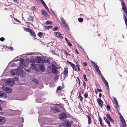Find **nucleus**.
Returning a JSON list of instances; mask_svg holds the SVG:
<instances>
[{
  "label": "nucleus",
  "mask_w": 127,
  "mask_h": 127,
  "mask_svg": "<svg viewBox=\"0 0 127 127\" xmlns=\"http://www.w3.org/2000/svg\"><path fill=\"white\" fill-rule=\"evenodd\" d=\"M113 100L115 101V104L116 106H118V104L117 102V101L116 99L114 97H113Z\"/></svg>",
  "instance_id": "obj_22"
},
{
  "label": "nucleus",
  "mask_w": 127,
  "mask_h": 127,
  "mask_svg": "<svg viewBox=\"0 0 127 127\" xmlns=\"http://www.w3.org/2000/svg\"><path fill=\"white\" fill-rule=\"evenodd\" d=\"M67 43H68L69 46H72V44L70 43L69 41Z\"/></svg>",
  "instance_id": "obj_54"
},
{
  "label": "nucleus",
  "mask_w": 127,
  "mask_h": 127,
  "mask_svg": "<svg viewBox=\"0 0 127 127\" xmlns=\"http://www.w3.org/2000/svg\"><path fill=\"white\" fill-rule=\"evenodd\" d=\"M58 29V28L57 27H56L55 28H54L53 29V31H55L57 30Z\"/></svg>",
  "instance_id": "obj_48"
},
{
  "label": "nucleus",
  "mask_w": 127,
  "mask_h": 127,
  "mask_svg": "<svg viewBox=\"0 0 127 127\" xmlns=\"http://www.w3.org/2000/svg\"><path fill=\"white\" fill-rule=\"evenodd\" d=\"M24 60L23 59L21 58L20 59V65L21 67L25 69L26 71L29 72H30V69H26V68L28 66L29 64V60H26L23 63Z\"/></svg>",
  "instance_id": "obj_1"
},
{
  "label": "nucleus",
  "mask_w": 127,
  "mask_h": 127,
  "mask_svg": "<svg viewBox=\"0 0 127 127\" xmlns=\"http://www.w3.org/2000/svg\"><path fill=\"white\" fill-rule=\"evenodd\" d=\"M38 35L40 37H42V33L40 32L38 33Z\"/></svg>",
  "instance_id": "obj_39"
},
{
  "label": "nucleus",
  "mask_w": 127,
  "mask_h": 127,
  "mask_svg": "<svg viewBox=\"0 0 127 127\" xmlns=\"http://www.w3.org/2000/svg\"><path fill=\"white\" fill-rule=\"evenodd\" d=\"M103 82H104V83L105 85L107 86L108 87L109 86L108 85V83L107 82V81L106 80H105L104 81H103Z\"/></svg>",
  "instance_id": "obj_27"
},
{
  "label": "nucleus",
  "mask_w": 127,
  "mask_h": 127,
  "mask_svg": "<svg viewBox=\"0 0 127 127\" xmlns=\"http://www.w3.org/2000/svg\"><path fill=\"white\" fill-rule=\"evenodd\" d=\"M68 73L67 68H66L64 71V77H66L67 76V74Z\"/></svg>",
  "instance_id": "obj_17"
},
{
  "label": "nucleus",
  "mask_w": 127,
  "mask_h": 127,
  "mask_svg": "<svg viewBox=\"0 0 127 127\" xmlns=\"http://www.w3.org/2000/svg\"><path fill=\"white\" fill-rule=\"evenodd\" d=\"M28 55H33L34 54L33 53H29L28 54Z\"/></svg>",
  "instance_id": "obj_56"
},
{
  "label": "nucleus",
  "mask_w": 127,
  "mask_h": 127,
  "mask_svg": "<svg viewBox=\"0 0 127 127\" xmlns=\"http://www.w3.org/2000/svg\"><path fill=\"white\" fill-rule=\"evenodd\" d=\"M72 67L74 70H75V71H76V68L75 66L74 65L73 66H72Z\"/></svg>",
  "instance_id": "obj_50"
},
{
  "label": "nucleus",
  "mask_w": 127,
  "mask_h": 127,
  "mask_svg": "<svg viewBox=\"0 0 127 127\" xmlns=\"http://www.w3.org/2000/svg\"><path fill=\"white\" fill-rule=\"evenodd\" d=\"M31 67L33 69H34L36 68L35 65L34 64V63H32L31 64Z\"/></svg>",
  "instance_id": "obj_19"
},
{
  "label": "nucleus",
  "mask_w": 127,
  "mask_h": 127,
  "mask_svg": "<svg viewBox=\"0 0 127 127\" xmlns=\"http://www.w3.org/2000/svg\"><path fill=\"white\" fill-rule=\"evenodd\" d=\"M103 82H104V83L105 85L107 86L108 87L109 86L108 85V83L107 82V81L106 80H105L104 81H103Z\"/></svg>",
  "instance_id": "obj_28"
},
{
  "label": "nucleus",
  "mask_w": 127,
  "mask_h": 127,
  "mask_svg": "<svg viewBox=\"0 0 127 127\" xmlns=\"http://www.w3.org/2000/svg\"><path fill=\"white\" fill-rule=\"evenodd\" d=\"M5 39L4 37H2L0 38V40L1 41H4Z\"/></svg>",
  "instance_id": "obj_44"
},
{
  "label": "nucleus",
  "mask_w": 127,
  "mask_h": 127,
  "mask_svg": "<svg viewBox=\"0 0 127 127\" xmlns=\"http://www.w3.org/2000/svg\"><path fill=\"white\" fill-rule=\"evenodd\" d=\"M80 100L81 101H82V100L83 99V97L81 96H80Z\"/></svg>",
  "instance_id": "obj_62"
},
{
  "label": "nucleus",
  "mask_w": 127,
  "mask_h": 127,
  "mask_svg": "<svg viewBox=\"0 0 127 127\" xmlns=\"http://www.w3.org/2000/svg\"><path fill=\"white\" fill-rule=\"evenodd\" d=\"M14 20L16 21L17 22H18L19 23H20V22L19 20H17V19H14Z\"/></svg>",
  "instance_id": "obj_63"
},
{
  "label": "nucleus",
  "mask_w": 127,
  "mask_h": 127,
  "mask_svg": "<svg viewBox=\"0 0 127 127\" xmlns=\"http://www.w3.org/2000/svg\"><path fill=\"white\" fill-rule=\"evenodd\" d=\"M86 84L85 82H84L83 83V86L84 88H85L86 87Z\"/></svg>",
  "instance_id": "obj_64"
},
{
  "label": "nucleus",
  "mask_w": 127,
  "mask_h": 127,
  "mask_svg": "<svg viewBox=\"0 0 127 127\" xmlns=\"http://www.w3.org/2000/svg\"><path fill=\"white\" fill-rule=\"evenodd\" d=\"M32 81L36 83H38V81L35 79H33L32 80Z\"/></svg>",
  "instance_id": "obj_40"
},
{
  "label": "nucleus",
  "mask_w": 127,
  "mask_h": 127,
  "mask_svg": "<svg viewBox=\"0 0 127 127\" xmlns=\"http://www.w3.org/2000/svg\"><path fill=\"white\" fill-rule=\"evenodd\" d=\"M6 120L5 117L0 116V125H2L5 124Z\"/></svg>",
  "instance_id": "obj_7"
},
{
  "label": "nucleus",
  "mask_w": 127,
  "mask_h": 127,
  "mask_svg": "<svg viewBox=\"0 0 127 127\" xmlns=\"http://www.w3.org/2000/svg\"><path fill=\"white\" fill-rule=\"evenodd\" d=\"M64 123H60L59 125V127H64Z\"/></svg>",
  "instance_id": "obj_32"
},
{
  "label": "nucleus",
  "mask_w": 127,
  "mask_h": 127,
  "mask_svg": "<svg viewBox=\"0 0 127 127\" xmlns=\"http://www.w3.org/2000/svg\"><path fill=\"white\" fill-rule=\"evenodd\" d=\"M39 69L42 72L44 71L45 67L43 65H41L39 67Z\"/></svg>",
  "instance_id": "obj_18"
},
{
  "label": "nucleus",
  "mask_w": 127,
  "mask_h": 127,
  "mask_svg": "<svg viewBox=\"0 0 127 127\" xmlns=\"http://www.w3.org/2000/svg\"><path fill=\"white\" fill-rule=\"evenodd\" d=\"M24 30L26 32H29L30 33L32 36H36V35L34 32L31 29L28 28H24Z\"/></svg>",
  "instance_id": "obj_5"
},
{
  "label": "nucleus",
  "mask_w": 127,
  "mask_h": 127,
  "mask_svg": "<svg viewBox=\"0 0 127 127\" xmlns=\"http://www.w3.org/2000/svg\"><path fill=\"white\" fill-rule=\"evenodd\" d=\"M107 108L108 110H109L110 109V107L109 105H108L107 107Z\"/></svg>",
  "instance_id": "obj_61"
},
{
  "label": "nucleus",
  "mask_w": 127,
  "mask_h": 127,
  "mask_svg": "<svg viewBox=\"0 0 127 127\" xmlns=\"http://www.w3.org/2000/svg\"><path fill=\"white\" fill-rule=\"evenodd\" d=\"M11 75L12 76L18 75L22 77L24 76L22 70L19 67L17 69H14L11 72Z\"/></svg>",
  "instance_id": "obj_2"
},
{
  "label": "nucleus",
  "mask_w": 127,
  "mask_h": 127,
  "mask_svg": "<svg viewBox=\"0 0 127 127\" xmlns=\"http://www.w3.org/2000/svg\"><path fill=\"white\" fill-rule=\"evenodd\" d=\"M78 21L80 22H82L83 21V19L82 18H80L78 19Z\"/></svg>",
  "instance_id": "obj_33"
},
{
  "label": "nucleus",
  "mask_w": 127,
  "mask_h": 127,
  "mask_svg": "<svg viewBox=\"0 0 127 127\" xmlns=\"http://www.w3.org/2000/svg\"><path fill=\"white\" fill-rule=\"evenodd\" d=\"M76 66L77 67V69L78 70V71H79L80 70V68H79V66L77 64L76 65Z\"/></svg>",
  "instance_id": "obj_55"
},
{
  "label": "nucleus",
  "mask_w": 127,
  "mask_h": 127,
  "mask_svg": "<svg viewBox=\"0 0 127 127\" xmlns=\"http://www.w3.org/2000/svg\"><path fill=\"white\" fill-rule=\"evenodd\" d=\"M101 78H102V79L103 81L105 80L103 76H102L101 75Z\"/></svg>",
  "instance_id": "obj_52"
},
{
  "label": "nucleus",
  "mask_w": 127,
  "mask_h": 127,
  "mask_svg": "<svg viewBox=\"0 0 127 127\" xmlns=\"http://www.w3.org/2000/svg\"><path fill=\"white\" fill-rule=\"evenodd\" d=\"M52 110L55 113L58 112L59 111V109L57 107L55 106L53 107Z\"/></svg>",
  "instance_id": "obj_16"
},
{
  "label": "nucleus",
  "mask_w": 127,
  "mask_h": 127,
  "mask_svg": "<svg viewBox=\"0 0 127 127\" xmlns=\"http://www.w3.org/2000/svg\"><path fill=\"white\" fill-rule=\"evenodd\" d=\"M52 70L56 69V68L54 65L52 64Z\"/></svg>",
  "instance_id": "obj_46"
},
{
  "label": "nucleus",
  "mask_w": 127,
  "mask_h": 127,
  "mask_svg": "<svg viewBox=\"0 0 127 127\" xmlns=\"http://www.w3.org/2000/svg\"><path fill=\"white\" fill-rule=\"evenodd\" d=\"M97 90L99 92H102V90L99 89L98 88Z\"/></svg>",
  "instance_id": "obj_58"
},
{
  "label": "nucleus",
  "mask_w": 127,
  "mask_h": 127,
  "mask_svg": "<svg viewBox=\"0 0 127 127\" xmlns=\"http://www.w3.org/2000/svg\"><path fill=\"white\" fill-rule=\"evenodd\" d=\"M31 9L33 11H34L35 9V8L34 7H33Z\"/></svg>",
  "instance_id": "obj_57"
},
{
  "label": "nucleus",
  "mask_w": 127,
  "mask_h": 127,
  "mask_svg": "<svg viewBox=\"0 0 127 127\" xmlns=\"http://www.w3.org/2000/svg\"><path fill=\"white\" fill-rule=\"evenodd\" d=\"M91 62L93 64V65L94 66V67L95 68L96 67V66H97V64H96L95 62H93L92 61H91Z\"/></svg>",
  "instance_id": "obj_31"
},
{
  "label": "nucleus",
  "mask_w": 127,
  "mask_h": 127,
  "mask_svg": "<svg viewBox=\"0 0 127 127\" xmlns=\"http://www.w3.org/2000/svg\"><path fill=\"white\" fill-rule=\"evenodd\" d=\"M103 82H104V83L105 85L107 86L108 87L109 86L108 85V83L107 82V81L106 80H105L104 81H103Z\"/></svg>",
  "instance_id": "obj_29"
},
{
  "label": "nucleus",
  "mask_w": 127,
  "mask_h": 127,
  "mask_svg": "<svg viewBox=\"0 0 127 127\" xmlns=\"http://www.w3.org/2000/svg\"><path fill=\"white\" fill-rule=\"evenodd\" d=\"M42 14L45 16H47V14L45 11L43 10L42 11Z\"/></svg>",
  "instance_id": "obj_24"
},
{
  "label": "nucleus",
  "mask_w": 127,
  "mask_h": 127,
  "mask_svg": "<svg viewBox=\"0 0 127 127\" xmlns=\"http://www.w3.org/2000/svg\"><path fill=\"white\" fill-rule=\"evenodd\" d=\"M122 5L123 10L125 13H126V15L127 16V9L126 8L125 4L123 2H122Z\"/></svg>",
  "instance_id": "obj_8"
},
{
  "label": "nucleus",
  "mask_w": 127,
  "mask_h": 127,
  "mask_svg": "<svg viewBox=\"0 0 127 127\" xmlns=\"http://www.w3.org/2000/svg\"><path fill=\"white\" fill-rule=\"evenodd\" d=\"M120 121L122 123V127H126V124L125 121L122 116L120 115Z\"/></svg>",
  "instance_id": "obj_4"
},
{
  "label": "nucleus",
  "mask_w": 127,
  "mask_h": 127,
  "mask_svg": "<svg viewBox=\"0 0 127 127\" xmlns=\"http://www.w3.org/2000/svg\"><path fill=\"white\" fill-rule=\"evenodd\" d=\"M87 117H88V123L89 124H90L91 122V118H90V117L89 115Z\"/></svg>",
  "instance_id": "obj_23"
},
{
  "label": "nucleus",
  "mask_w": 127,
  "mask_h": 127,
  "mask_svg": "<svg viewBox=\"0 0 127 127\" xmlns=\"http://www.w3.org/2000/svg\"><path fill=\"white\" fill-rule=\"evenodd\" d=\"M16 112H19V113L18 114H20V111L18 110H16L15 111Z\"/></svg>",
  "instance_id": "obj_59"
},
{
  "label": "nucleus",
  "mask_w": 127,
  "mask_h": 127,
  "mask_svg": "<svg viewBox=\"0 0 127 127\" xmlns=\"http://www.w3.org/2000/svg\"><path fill=\"white\" fill-rule=\"evenodd\" d=\"M66 117V115L64 113H62L59 116V118L61 120L65 118Z\"/></svg>",
  "instance_id": "obj_9"
},
{
  "label": "nucleus",
  "mask_w": 127,
  "mask_h": 127,
  "mask_svg": "<svg viewBox=\"0 0 127 127\" xmlns=\"http://www.w3.org/2000/svg\"><path fill=\"white\" fill-rule=\"evenodd\" d=\"M103 82H104V83L105 85L107 86L108 87L109 86L108 85V83L107 82V81L106 80H105L104 81H103Z\"/></svg>",
  "instance_id": "obj_26"
},
{
  "label": "nucleus",
  "mask_w": 127,
  "mask_h": 127,
  "mask_svg": "<svg viewBox=\"0 0 127 127\" xmlns=\"http://www.w3.org/2000/svg\"><path fill=\"white\" fill-rule=\"evenodd\" d=\"M7 48H8L9 49H10L11 50H12L13 49V48L12 47H11V46L8 47Z\"/></svg>",
  "instance_id": "obj_53"
},
{
  "label": "nucleus",
  "mask_w": 127,
  "mask_h": 127,
  "mask_svg": "<svg viewBox=\"0 0 127 127\" xmlns=\"http://www.w3.org/2000/svg\"><path fill=\"white\" fill-rule=\"evenodd\" d=\"M106 117L107 118H108L112 122L113 121L112 119L111 118L110 115L109 114H107L106 115Z\"/></svg>",
  "instance_id": "obj_21"
},
{
  "label": "nucleus",
  "mask_w": 127,
  "mask_h": 127,
  "mask_svg": "<svg viewBox=\"0 0 127 127\" xmlns=\"http://www.w3.org/2000/svg\"><path fill=\"white\" fill-rule=\"evenodd\" d=\"M45 29L48 30L50 28H52L53 26H44Z\"/></svg>",
  "instance_id": "obj_20"
},
{
  "label": "nucleus",
  "mask_w": 127,
  "mask_h": 127,
  "mask_svg": "<svg viewBox=\"0 0 127 127\" xmlns=\"http://www.w3.org/2000/svg\"><path fill=\"white\" fill-rule=\"evenodd\" d=\"M97 73L99 75H101V72L99 69H98L97 70H96Z\"/></svg>",
  "instance_id": "obj_38"
},
{
  "label": "nucleus",
  "mask_w": 127,
  "mask_h": 127,
  "mask_svg": "<svg viewBox=\"0 0 127 127\" xmlns=\"http://www.w3.org/2000/svg\"><path fill=\"white\" fill-rule=\"evenodd\" d=\"M105 121L108 124L109 127H110L111 126L110 122H109L107 120Z\"/></svg>",
  "instance_id": "obj_43"
},
{
  "label": "nucleus",
  "mask_w": 127,
  "mask_h": 127,
  "mask_svg": "<svg viewBox=\"0 0 127 127\" xmlns=\"http://www.w3.org/2000/svg\"><path fill=\"white\" fill-rule=\"evenodd\" d=\"M52 22H51L49 21H46L45 23V25H48L52 23Z\"/></svg>",
  "instance_id": "obj_36"
},
{
  "label": "nucleus",
  "mask_w": 127,
  "mask_h": 127,
  "mask_svg": "<svg viewBox=\"0 0 127 127\" xmlns=\"http://www.w3.org/2000/svg\"><path fill=\"white\" fill-rule=\"evenodd\" d=\"M42 60V59L41 58L37 57L36 58L35 61L36 63H40L41 62Z\"/></svg>",
  "instance_id": "obj_13"
},
{
  "label": "nucleus",
  "mask_w": 127,
  "mask_h": 127,
  "mask_svg": "<svg viewBox=\"0 0 127 127\" xmlns=\"http://www.w3.org/2000/svg\"><path fill=\"white\" fill-rule=\"evenodd\" d=\"M7 96V94L4 93L2 91L0 92V97H2L4 98H6Z\"/></svg>",
  "instance_id": "obj_12"
},
{
  "label": "nucleus",
  "mask_w": 127,
  "mask_h": 127,
  "mask_svg": "<svg viewBox=\"0 0 127 127\" xmlns=\"http://www.w3.org/2000/svg\"><path fill=\"white\" fill-rule=\"evenodd\" d=\"M42 3L43 5L45 6V8L47 10H49V9L46 6V4L44 2V1H43Z\"/></svg>",
  "instance_id": "obj_25"
},
{
  "label": "nucleus",
  "mask_w": 127,
  "mask_h": 127,
  "mask_svg": "<svg viewBox=\"0 0 127 127\" xmlns=\"http://www.w3.org/2000/svg\"><path fill=\"white\" fill-rule=\"evenodd\" d=\"M97 102L99 106L102 107L103 105V101L101 99L98 98L97 99Z\"/></svg>",
  "instance_id": "obj_14"
},
{
  "label": "nucleus",
  "mask_w": 127,
  "mask_h": 127,
  "mask_svg": "<svg viewBox=\"0 0 127 127\" xmlns=\"http://www.w3.org/2000/svg\"><path fill=\"white\" fill-rule=\"evenodd\" d=\"M95 69L96 70H97L98 69H99V67H98L97 66H96V67H95Z\"/></svg>",
  "instance_id": "obj_60"
},
{
  "label": "nucleus",
  "mask_w": 127,
  "mask_h": 127,
  "mask_svg": "<svg viewBox=\"0 0 127 127\" xmlns=\"http://www.w3.org/2000/svg\"><path fill=\"white\" fill-rule=\"evenodd\" d=\"M83 77L84 79L86 81H88L87 79L86 78V75L85 74H83Z\"/></svg>",
  "instance_id": "obj_35"
},
{
  "label": "nucleus",
  "mask_w": 127,
  "mask_h": 127,
  "mask_svg": "<svg viewBox=\"0 0 127 127\" xmlns=\"http://www.w3.org/2000/svg\"><path fill=\"white\" fill-rule=\"evenodd\" d=\"M54 34L56 35L57 37H59L61 39H62L63 38L62 34H61L59 32H55Z\"/></svg>",
  "instance_id": "obj_11"
},
{
  "label": "nucleus",
  "mask_w": 127,
  "mask_h": 127,
  "mask_svg": "<svg viewBox=\"0 0 127 127\" xmlns=\"http://www.w3.org/2000/svg\"><path fill=\"white\" fill-rule=\"evenodd\" d=\"M124 16L125 17V21L126 24H127V18L126 17V16L125 14H124Z\"/></svg>",
  "instance_id": "obj_37"
},
{
  "label": "nucleus",
  "mask_w": 127,
  "mask_h": 127,
  "mask_svg": "<svg viewBox=\"0 0 127 127\" xmlns=\"http://www.w3.org/2000/svg\"><path fill=\"white\" fill-rule=\"evenodd\" d=\"M88 95L87 93H86L84 95V96L85 98L87 97V96H88Z\"/></svg>",
  "instance_id": "obj_51"
},
{
  "label": "nucleus",
  "mask_w": 127,
  "mask_h": 127,
  "mask_svg": "<svg viewBox=\"0 0 127 127\" xmlns=\"http://www.w3.org/2000/svg\"><path fill=\"white\" fill-rule=\"evenodd\" d=\"M64 54L66 55L67 56H68V55H69V54L67 52L64 51Z\"/></svg>",
  "instance_id": "obj_47"
},
{
  "label": "nucleus",
  "mask_w": 127,
  "mask_h": 127,
  "mask_svg": "<svg viewBox=\"0 0 127 127\" xmlns=\"http://www.w3.org/2000/svg\"><path fill=\"white\" fill-rule=\"evenodd\" d=\"M53 72L54 74H56L57 72V70L56 69H52Z\"/></svg>",
  "instance_id": "obj_41"
},
{
  "label": "nucleus",
  "mask_w": 127,
  "mask_h": 127,
  "mask_svg": "<svg viewBox=\"0 0 127 127\" xmlns=\"http://www.w3.org/2000/svg\"><path fill=\"white\" fill-rule=\"evenodd\" d=\"M62 87H61L59 86L58 87V88H57V91H60V90H61V89H62Z\"/></svg>",
  "instance_id": "obj_42"
},
{
  "label": "nucleus",
  "mask_w": 127,
  "mask_h": 127,
  "mask_svg": "<svg viewBox=\"0 0 127 127\" xmlns=\"http://www.w3.org/2000/svg\"><path fill=\"white\" fill-rule=\"evenodd\" d=\"M18 79L17 77H15L13 80L11 79H6L5 80V82L6 84L9 86H12L14 83V80L17 81Z\"/></svg>",
  "instance_id": "obj_3"
},
{
  "label": "nucleus",
  "mask_w": 127,
  "mask_h": 127,
  "mask_svg": "<svg viewBox=\"0 0 127 127\" xmlns=\"http://www.w3.org/2000/svg\"><path fill=\"white\" fill-rule=\"evenodd\" d=\"M30 64H31V63H34V60H31V61H30Z\"/></svg>",
  "instance_id": "obj_49"
},
{
  "label": "nucleus",
  "mask_w": 127,
  "mask_h": 127,
  "mask_svg": "<svg viewBox=\"0 0 127 127\" xmlns=\"http://www.w3.org/2000/svg\"><path fill=\"white\" fill-rule=\"evenodd\" d=\"M61 20L62 24L64 25L65 27L67 28H68V27L67 26V25L66 24L65 21L64 20V18L63 17L61 18Z\"/></svg>",
  "instance_id": "obj_15"
},
{
  "label": "nucleus",
  "mask_w": 127,
  "mask_h": 127,
  "mask_svg": "<svg viewBox=\"0 0 127 127\" xmlns=\"http://www.w3.org/2000/svg\"><path fill=\"white\" fill-rule=\"evenodd\" d=\"M72 123V121L71 122H65L64 123V127H70L71 124Z\"/></svg>",
  "instance_id": "obj_10"
},
{
  "label": "nucleus",
  "mask_w": 127,
  "mask_h": 127,
  "mask_svg": "<svg viewBox=\"0 0 127 127\" xmlns=\"http://www.w3.org/2000/svg\"><path fill=\"white\" fill-rule=\"evenodd\" d=\"M28 19L29 21H32L33 20V18L32 17H28Z\"/></svg>",
  "instance_id": "obj_34"
},
{
  "label": "nucleus",
  "mask_w": 127,
  "mask_h": 127,
  "mask_svg": "<svg viewBox=\"0 0 127 127\" xmlns=\"http://www.w3.org/2000/svg\"><path fill=\"white\" fill-rule=\"evenodd\" d=\"M103 82H104V83L105 85L107 86L108 87L109 86L108 85V83L107 82V81L106 80H105L104 81H103Z\"/></svg>",
  "instance_id": "obj_30"
},
{
  "label": "nucleus",
  "mask_w": 127,
  "mask_h": 127,
  "mask_svg": "<svg viewBox=\"0 0 127 127\" xmlns=\"http://www.w3.org/2000/svg\"><path fill=\"white\" fill-rule=\"evenodd\" d=\"M68 63L70 64L71 66H72H72H73L74 65V64H73V63H72L70 62H68Z\"/></svg>",
  "instance_id": "obj_45"
},
{
  "label": "nucleus",
  "mask_w": 127,
  "mask_h": 127,
  "mask_svg": "<svg viewBox=\"0 0 127 127\" xmlns=\"http://www.w3.org/2000/svg\"><path fill=\"white\" fill-rule=\"evenodd\" d=\"M3 90L8 93H11L12 91V89L10 88L5 86H3L2 88Z\"/></svg>",
  "instance_id": "obj_6"
}]
</instances>
